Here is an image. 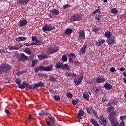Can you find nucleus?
I'll list each match as a JSON object with an SVG mask.
<instances>
[{
	"mask_svg": "<svg viewBox=\"0 0 126 126\" xmlns=\"http://www.w3.org/2000/svg\"><path fill=\"white\" fill-rule=\"evenodd\" d=\"M11 66L6 63H2L0 65V74H4V73H7V71H9Z\"/></svg>",
	"mask_w": 126,
	"mask_h": 126,
	"instance_id": "nucleus-1",
	"label": "nucleus"
},
{
	"mask_svg": "<svg viewBox=\"0 0 126 126\" xmlns=\"http://www.w3.org/2000/svg\"><path fill=\"white\" fill-rule=\"evenodd\" d=\"M69 20L70 21H80V20H82V16L79 14H75L70 18Z\"/></svg>",
	"mask_w": 126,
	"mask_h": 126,
	"instance_id": "nucleus-2",
	"label": "nucleus"
},
{
	"mask_svg": "<svg viewBox=\"0 0 126 126\" xmlns=\"http://www.w3.org/2000/svg\"><path fill=\"white\" fill-rule=\"evenodd\" d=\"M78 40L80 42H82V41L85 40V32H84V31H81L79 32Z\"/></svg>",
	"mask_w": 126,
	"mask_h": 126,
	"instance_id": "nucleus-3",
	"label": "nucleus"
},
{
	"mask_svg": "<svg viewBox=\"0 0 126 126\" xmlns=\"http://www.w3.org/2000/svg\"><path fill=\"white\" fill-rule=\"evenodd\" d=\"M53 30H54V28H53L51 25L47 24L42 27V31L43 32H46L47 31L48 32H50V31H52Z\"/></svg>",
	"mask_w": 126,
	"mask_h": 126,
	"instance_id": "nucleus-4",
	"label": "nucleus"
},
{
	"mask_svg": "<svg viewBox=\"0 0 126 126\" xmlns=\"http://www.w3.org/2000/svg\"><path fill=\"white\" fill-rule=\"evenodd\" d=\"M99 120L100 121H99V123L100 125H102V126H106L108 125V120H107L106 118L103 117V116H100Z\"/></svg>",
	"mask_w": 126,
	"mask_h": 126,
	"instance_id": "nucleus-5",
	"label": "nucleus"
},
{
	"mask_svg": "<svg viewBox=\"0 0 126 126\" xmlns=\"http://www.w3.org/2000/svg\"><path fill=\"white\" fill-rule=\"evenodd\" d=\"M38 87H44V83L42 82H39L37 84H33V90L38 89Z\"/></svg>",
	"mask_w": 126,
	"mask_h": 126,
	"instance_id": "nucleus-6",
	"label": "nucleus"
},
{
	"mask_svg": "<svg viewBox=\"0 0 126 126\" xmlns=\"http://www.w3.org/2000/svg\"><path fill=\"white\" fill-rule=\"evenodd\" d=\"M107 41L109 45H114V44H115V42H116V38L115 36L109 37L107 38Z\"/></svg>",
	"mask_w": 126,
	"mask_h": 126,
	"instance_id": "nucleus-7",
	"label": "nucleus"
},
{
	"mask_svg": "<svg viewBox=\"0 0 126 126\" xmlns=\"http://www.w3.org/2000/svg\"><path fill=\"white\" fill-rule=\"evenodd\" d=\"M59 50V48L58 47H51L48 49V51L50 54H55L56 52H57Z\"/></svg>",
	"mask_w": 126,
	"mask_h": 126,
	"instance_id": "nucleus-8",
	"label": "nucleus"
},
{
	"mask_svg": "<svg viewBox=\"0 0 126 126\" xmlns=\"http://www.w3.org/2000/svg\"><path fill=\"white\" fill-rule=\"evenodd\" d=\"M43 71H52L53 70L52 68L53 66L52 64H51L46 67L43 66Z\"/></svg>",
	"mask_w": 126,
	"mask_h": 126,
	"instance_id": "nucleus-9",
	"label": "nucleus"
},
{
	"mask_svg": "<svg viewBox=\"0 0 126 126\" xmlns=\"http://www.w3.org/2000/svg\"><path fill=\"white\" fill-rule=\"evenodd\" d=\"M27 20L24 19L21 20L19 22V26L20 27H23V26H26L27 25Z\"/></svg>",
	"mask_w": 126,
	"mask_h": 126,
	"instance_id": "nucleus-10",
	"label": "nucleus"
},
{
	"mask_svg": "<svg viewBox=\"0 0 126 126\" xmlns=\"http://www.w3.org/2000/svg\"><path fill=\"white\" fill-rule=\"evenodd\" d=\"M29 0H18L17 2L22 5H26L29 2Z\"/></svg>",
	"mask_w": 126,
	"mask_h": 126,
	"instance_id": "nucleus-11",
	"label": "nucleus"
},
{
	"mask_svg": "<svg viewBox=\"0 0 126 126\" xmlns=\"http://www.w3.org/2000/svg\"><path fill=\"white\" fill-rule=\"evenodd\" d=\"M32 42H33V43H35V44H37V46H40V45L42 44V42H41V41H39L37 40L35 36L32 37Z\"/></svg>",
	"mask_w": 126,
	"mask_h": 126,
	"instance_id": "nucleus-12",
	"label": "nucleus"
},
{
	"mask_svg": "<svg viewBox=\"0 0 126 126\" xmlns=\"http://www.w3.org/2000/svg\"><path fill=\"white\" fill-rule=\"evenodd\" d=\"M16 42H24L25 40H27V38L24 36H19L15 38Z\"/></svg>",
	"mask_w": 126,
	"mask_h": 126,
	"instance_id": "nucleus-13",
	"label": "nucleus"
},
{
	"mask_svg": "<svg viewBox=\"0 0 126 126\" xmlns=\"http://www.w3.org/2000/svg\"><path fill=\"white\" fill-rule=\"evenodd\" d=\"M87 48V45H84L80 49V53L81 55H85V52H86V49Z\"/></svg>",
	"mask_w": 126,
	"mask_h": 126,
	"instance_id": "nucleus-14",
	"label": "nucleus"
},
{
	"mask_svg": "<svg viewBox=\"0 0 126 126\" xmlns=\"http://www.w3.org/2000/svg\"><path fill=\"white\" fill-rule=\"evenodd\" d=\"M24 84L25 85V88H28V89H30V90H33V84L30 86L28 83L26 82H24Z\"/></svg>",
	"mask_w": 126,
	"mask_h": 126,
	"instance_id": "nucleus-15",
	"label": "nucleus"
},
{
	"mask_svg": "<svg viewBox=\"0 0 126 126\" xmlns=\"http://www.w3.org/2000/svg\"><path fill=\"white\" fill-rule=\"evenodd\" d=\"M37 57L38 59L41 61L45 60V59H48L49 58V57H48V56H47L46 54H41L39 55H37Z\"/></svg>",
	"mask_w": 126,
	"mask_h": 126,
	"instance_id": "nucleus-16",
	"label": "nucleus"
},
{
	"mask_svg": "<svg viewBox=\"0 0 126 126\" xmlns=\"http://www.w3.org/2000/svg\"><path fill=\"white\" fill-rule=\"evenodd\" d=\"M50 12H51L52 14H54V15H59V13H60L59 10L54 8L50 10Z\"/></svg>",
	"mask_w": 126,
	"mask_h": 126,
	"instance_id": "nucleus-17",
	"label": "nucleus"
},
{
	"mask_svg": "<svg viewBox=\"0 0 126 126\" xmlns=\"http://www.w3.org/2000/svg\"><path fill=\"white\" fill-rule=\"evenodd\" d=\"M8 48L10 51H12V50H19V49H21V46H9Z\"/></svg>",
	"mask_w": 126,
	"mask_h": 126,
	"instance_id": "nucleus-18",
	"label": "nucleus"
},
{
	"mask_svg": "<svg viewBox=\"0 0 126 126\" xmlns=\"http://www.w3.org/2000/svg\"><path fill=\"white\" fill-rule=\"evenodd\" d=\"M82 79H83V76L81 77L79 79H74V82L77 84V85H79V84L81 83Z\"/></svg>",
	"mask_w": 126,
	"mask_h": 126,
	"instance_id": "nucleus-19",
	"label": "nucleus"
},
{
	"mask_svg": "<svg viewBox=\"0 0 126 126\" xmlns=\"http://www.w3.org/2000/svg\"><path fill=\"white\" fill-rule=\"evenodd\" d=\"M43 65L37 66L35 67L34 69V72H35V73H37V72H38V71H39V70H43Z\"/></svg>",
	"mask_w": 126,
	"mask_h": 126,
	"instance_id": "nucleus-20",
	"label": "nucleus"
},
{
	"mask_svg": "<svg viewBox=\"0 0 126 126\" xmlns=\"http://www.w3.org/2000/svg\"><path fill=\"white\" fill-rule=\"evenodd\" d=\"M20 59L21 61H27L28 60V57L26 56L24 54L22 53L20 54Z\"/></svg>",
	"mask_w": 126,
	"mask_h": 126,
	"instance_id": "nucleus-21",
	"label": "nucleus"
},
{
	"mask_svg": "<svg viewBox=\"0 0 126 126\" xmlns=\"http://www.w3.org/2000/svg\"><path fill=\"white\" fill-rule=\"evenodd\" d=\"M106 79L105 78H102L101 77H98L96 79V82L97 83H103V82H105Z\"/></svg>",
	"mask_w": 126,
	"mask_h": 126,
	"instance_id": "nucleus-22",
	"label": "nucleus"
},
{
	"mask_svg": "<svg viewBox=\"0 0 126 126\" xmlns=\"http://www.w3.org/2000/svg\"><path fill=\"white\" fill-rule=\"evenodd\" d=\"M101 88H102V86L98 85L96 87H95L93 90L94 91V92H99L101 90Z\"/></svg>",
	"mask_w": 126,
	"mask_h": 126,
	"instance_id": "nucleus-23",
	"label": "nucleus"
},
{
	"mask_svg": "<svg viewBox=\"0 0 126 126\" xmlns=\"http://www.w3.org/2000/svg\"><path fill=\"white\" fill-rule=\"evenodd\" d=\"M104 88L107 90H111L112 89V85L110 84L109 83H105L104 86Z\"/></svg>",
	"mask_w": 126,
	"mask_h": 126,
	"instance_id": "nucleus-24",
	"label": "nucleus"
},
{
	"mask_svg": "<svg viewBox=\"0 0 126 126\" xmlns=\"http://www.w3.org/2000/svg\"><path fill=\"white\" fill-rule=\"evenodd\" d=\"M105 36L106 38H107V39L111 38L112 37V32L109 31H107L105 32Z\"/></svg>",
	"mask_w": 126,
	"mask_h": 126,
	"instance_id": "nucleus-25",
	"label": "nucleus"
},
{
	"mask_svg": "<svg viewBox=\"0 0 126 126\" xmlns=\"http://www.w3.org/2000/svg\"><path fill=\"white\" fill-rule=\"evenodd\" d=\"M84 115V111L83 110H80L79 113L77 114L78 118L79 119H81V116Z\"/></svg>",
	"mask_w": 126,
	"mask_h": 126,
	"instance_id": "nucleus-26",
	"label": "nucleus"
},
{
	"mask_svg": "<svg viewBox=\"0 0 126 126\" xmlns=\"http://www.w3.org/2000/svg\"><path fill=\"white\" fill-rule=\"evenodd\" d=\"M105 43V40L102 39L98 42H97L95 44L96 46L97 47H100L101 46V45H103Z\"/></svg>",
	"mask_w": 126,
	"mask_h": 126,
	"instance_id": "nucleus-27",
	"label": "nucleus"
},
{
	"mask_svg": "<svg viewBox=\"0 0 126 126\" xmlns=\"http://www.w3.org/2000/svg\"><path fill=\"white\" fill-rule=\"evenodd\" d=\"M114 110H115V108H114V107H110L107 109V112L108 113H110V114L112 113H115L114 112H113Z\"/></svg>",
	"mask_w": 126,
	"mask_h": 126,
	"instance_id": "nucleus-28",
	"label": "nucleus"
},
{
	"mask_svg": "<svg viewBox=\"0 0 126 126\" xmlns=\"http://www.w3.org/2000/svg\"><path fill=\"white\" fill-rule=\"evenodd\" d=\"M83 96L84 99H86L87 101H89V94L87 93H85L83 94Z\"/></svg>",
	"mask_w": 126,
	"mask_h": 126,
	"instance_id": "nucleus-29",
	"label": "nucleus"
},
{
	"mask_svg": "<svg viewBox=\"0 0 126 126\" xmlns=\"http://www.w3.org/2000/svg\"><path fill=\"white\" fill-rule=\"evenodd\" d=\"M87 111L88 114H90V115H91V114H94V110L92 109V108L91 107H89L87 108Z\"/></svg>",
	"mask_w": 126,
	"mask_h": 126,
	"instance_id": "nucleus-30",
	"label": "nucleus"
},
{
	"mask_svg": "<svg viewBox=\"0 0 126 126\" xmlns=\"http://www.w3.org/2000/svg\"><path fill=\"white\" fill-rule=\"evenodd\" d=\"M62 69H68V65L67 64H63L62 63V66L61 67Z\"/></svg>",
	"mask_w": 126,
	"mask_h": 126,
	"instance_id": "nucleus-31",
	"label": "nucleus"
},
{
	"mask_svg": "<svg viewBox=\"0 0 126 126\" xmlns=\"http://www.w3.org/2000/svg\"><path fill=\"white\" fill-rule=\"evenodd\" d=\"M65 33L67 35H70V34L72 33V30L70 29H67L65 31Z\"/></svg>",
	"mask_w": 126,
	"mask_h": 126,
	"instance_id": "nucleus-32",
	"label": "nucleus"
},
{
	"mask_svg": "<svg viewBox=\"0 0 126 126\" xmlns=\"http://www.w3.org/2000/svg\"><path fill=\"white\" fill-rule=\"evenodd\" d=\"M63 64V63H61L60 62H58V63H57L56 64V68H62V66Z\"/></svg>",
	"mask_w": 126,
	"mask_h": 126,
	"instance_id": "nucleus-33",
	"label": "nucleus"
},
{
	"mask_svg": "<svg viewBox=\"0 0 126 126\" xmlns=\"http://www.w3.org/2000/svg\"><path fill=\"white\" fill-rule=\"evenodd\" d=\"M91 122H92V124H93V125H94V126H99V124H98L97 121H96L95 120L92 119Z\"/></svg>",
	"mask_w": 126,
	"mask_h": 126,
	"instance_id": "nucleus-34",
	"label": "nucleus"
},
{
	"mask_svg": "<svg viewBox=\"0 0 126 126\" xmlns=\"http://www.w3.org/2000/svg\"><path fill=\"white\" fill-rule=\"evenodd\" d=\"M48 118L50 120L51 122H52V123H55L56 119H55V118L52 116L51 114H50V116H48Z\"/></svg>",
	"mask_w": 126,
	"mask_h": 126,
	"instance_id": "nucleus-35",
	"label": "nucleus"
},
{
	"mask_svg": "<svg viewBox=\"0 0 126 126\" xmlns=\"http://www.w3.org/2000/svg\"><path fill=\"white\" fill-rule=\"evenodd\" d=\"M62 62H66L67 61V57L66 55H63L62 58Z\"/></svg>",
	"mask_w": 126,
	"mask_h": 126,
	"instance_id": "nucleus-36",
	"label": "nucleus"
},
{
	"mask_svg": "<svg viewBox=\"0 0 126 126\" xmlns=\"http://www.w3.org/2000/svg\"><path fill=\"white\" fill-rule=\"evenodd\" d=\"M25 53L28 54V55H31L32 54V51H31V49H29V48L26 49L25 50Z\"/></svg>",
	"mask_w": 126,
	"mask_h": 126,
	"instance_id": "nucleus-37",
	"label": "nucleus"
},
{
	"mask_svg": "<svg viewBox=\"0 0 126 126\" xmlns=\"http://www.w3.org/2000/svg\"><path fill=\"white\" fill-rule=\"evenodd\" d=\"M38 60H33L32 61V67H34L36 64V63H38Z\"/></svg>",
	"mask_w": 126,
	"mask_h": 126,
	"instance_id": "nucleus-38",
	"label": "nucleus"
},
{
	"mask_svg": "<svg viewBox=\"0 0 126 126\" xmlns=\"http://www.w3.org/2000/svg\"><path fill=\"white\" fill-rule=\"evenodd\" d=\"M25 72H26V71H19L16 73V75L19 76V75H21V74H23L24 73H25Z\"/></svg>",
	"mask_w": 126,
	"mask_h": 126,
	"instance_id": "nucleus-39",
	"label": "nucleus"
},
{
	"mask_svg": "<svg viewBox=\"0 0 126 126\" xmlns=\"http://www.w3.org/2000/svg\"><path fill=\"white\" fill-rule=\"evenodd\" d=\"M111 12L113 13V14H117V13H118V10L116 9L115 8L112 9Z\"/></svg>",
	"mask_w": 126,
	"mask_h": 126,
	"instance_id": "nucleus-40",
	"label": "nucleus"
},
{
	"mask_svg": "<svg viewBox=\"0 0 126 126\" xmlns=\"http://www.w3.org/2000/svg\"><path fill=\"white\" fill-rule=\"evenodd\" d=\"M19 88H20V89H24L25 88V85H24V82L22 84H19V86H18Z\"/></svg>",
	"mask_w": 126,
	"mask_h": 126,
	"instance_id": "nucleus-41",
	"label": "nucleus"
},
{
	"mask_svg": "<svg viewBox=\"0 0 126 126\" xmlns=\"http://www.w3.org/2000/svg\"><path fill=\"white\" fill-rule=\"evenodd\" d=\"M54 98L56 101H60V100H61V97H60V96L57 95H54Z\"/></svg>",
	"mask_w": 126,
	"mask_h": 126,
	"instance_id": "nucleus-42",
	"label": "nucleus"
},
{
	"mask_svg": "<svg viewBox=\"0 0 126 126\" xmlns=\"http://www.w3.org/2000/svg\"><path fill=\"white\" fill-rule=\"evenodd\" d=\"M78 102H79L78 99H76L73 100L72 101V103L73 104V105H76V104H77Z\"/></svg>",
	"mask_w": 126,
	"mask_h": 126,
	"instance_id": "nucleus-43",
	"label": "nucleus"
},
{
	"mask_svg": "<svg viewBox=\"0 0 126 126\" xmlns=\"http://www.w3.org/2000/svg\"><path fill=\"white\" fill-rule=\"evenodd\" d=\"M15 82H16V84H18V85H19V84H20V83H21V79H20V78L16 79L15 80Z\"/></svg>",
	"mask_w": 126,
	"mask_h": 126,
	"instance_id": "nucleus-44",
	"label": "nucleus"
},
{
	"mask_svg": "<svg viewBox=\"0 0 126 126\" xmlns=\"http://www.w3.org/2000/svg\"><path fill=\"white\" fill-rule=\"evenodd\" d=\"M43 115H49V113H47L46 112H44V111L42 110L39 113V116H43Z\"/></svg>",
	"mask_w": 126,
	"mask_h": 126,
	"instance_id": "nucleus-45",
	"label": "nucleus"
},
{
	"mask_svg": "<svg viewBox=\"0 0 126 126\" xmlns=\"http://www.w3.org/2000/svg\"><path fill=\"white\" fill-rule=\"evenodd\" d=\"M68 57L69 58V57H72V58H73V59H75V58L76 57V56H75V54H74V53H71V54H70L68 56Z\"/></svg>",
	"mask_w": 126,
	"mask_h": 126,
	"instance_id": "nucleus-46",
	"label": "nucleus"
},
{
	"mask_svg": "<svg viewBox=\"0 0 126 126\" xmlns=\"http://www.w3.org/2000/svg\"><path fill=\"white\" fill-rule=\"evenodd\" d=\"M66 96L68 98H72V94L70 93H67Z\"/></svg>",
	"mask_w": 126,
	"mask_h": 126,
	"instance_id": "nucleus-47",
	"label": "nucleus"
},
{
	"mask_svg": "<svg viewBox=\"0 0 126 126\" xmlns=\"http://www.w3.org/2000/svg\"><path fill=\"white\" fill-rule=\"evenodd\" d=\"M49 80L50 81H52L53 82H55L56 81V79L54 77H50Z\"/></svg>",
	"mask_w": 126,
	"mask_h": 126,
	"instance_id": "nucleus-48",
	"label": "nucleus"
},
{
	"mask_svg": "<svg viewBox=\"0 0 126 126\" xmlns=\"http://www.w3.org/2000/svg\"><path fill=\"white\" fill-rule=\"evenodd\" d=\"M71 6L69 4H65L63 5V8H64V9H65V8H68V7H70Z\"/></svg>",
	"mask_w": 126,
	"mask_h": 126,
	"instance_id": "nucleus-49",
	"label": "nucleus"
},
{
	"mask_svg": "<svg viewBox=\"0 0 126 126\" xmlns=\"http://www.w3.org/2000/svg\"><path fill=\"white\" fill-rule=\"evenodd\" d=\"M74 63L77 66H79V65H80V63L78 61H75Z\"/></svg>",
	"mask_w": 126,
	"mask_h": 126,
	"instance_id": "nucleus-50",
	"label": "nucleus"
},
{
	"mask_svg": "<svg viewBox=\"0 0 126 126\" xmlns=\"http://www.w3.org/2000/svg\"><path fill=\"white\" fill-rule=\"evenodd\" d=\"M69 76H71L72 77H76V74L74 73H69Z\"/></svg>",
	"mask_w": 126,
	"mask_h": 126,
	"instance_id": "nucleus-51",
	"label": "nucleus"
},
{
	"mask_svg": "<svg viewBox=\"0 0 126 126\" xmlns=\"http://www.w3.org/2000/svg\"><path fill=\"white\" fill-rule=\"evenodd\" d=\"M126 116L120 117V119L121 120V121H124V120H126Z\"/></svg>",
	"mask_w": 126,
	"mask_h": 126,
	"instance_id": "nucleus-52",
	"label": "nucleus"
},
{
	"mask_svg": "<svg viewBox=\"0 0 126 126\" xmlns=\"http://www.w3.org/2000/svg\"><path fill=\"white\" fill-rule=\"evenodd\" d=\"M99 11H100V9H96V10H95L93 12V13L94 14H96V13H97V12H99Z\"/></svg>",
	"mask_w": 126,
	"mask_h": 126,
	"instance_id": "nucleus-53",
	"label": "nucleus"
},
{
	"mask_svg": "<svg viewBox=\"0 0 126 126\" xmlns=\"http://www.w3.org/2000/svg\"><path fill=\"white\" fill-rule=\"evenodd\" d=\"M115 67H111L110 68V71L111 72H115Z\"/></svg>",
	"mask_w": 126,
	"mask_h": 126,
	"instance_id": "nucleus-54",
	"label": "nucleus"
},
{
	"mask_svg": "<svg viewBox=\"0 0 126 126\" xmlns=\"http://www.w3.org/2000/svg\"><path fill=\"white\" fill-rule=\"evenodd\" d=\"M5 113L6 114V115H8L10 114L9 111H8V110H7V109L5 110Z\"/></svg>",
	"mask_w": 126,
	"mask_h": 126,
	"instance_id": "nucleus-55",
	"label": "nucleus"
},
{
	"mask_svg": "<svg viewBox=\"0 0 126 126\" xmlns=\"http://www.w3.org/2000/svg\"><path fill=\"white\" fill-rule=\"evenodd\" d=\"M69 62L71 63H73V60H72V58H69Z\"/></svg>",
	"mask_w": 126,
	"mask_h": 126,
	"instance_id": "nucleus-56",
	"label": "nucleus"
},
{
	"mask_svg": "<svg viewBox=\"0 0 126 126\" xmlns=\"http://www.w3.org/2000/svg\"><path fill=\"white\" fill-rule=\"evenodd\" d=\"M98 30H99L98 28H94L93 29V31H94V32H96V31H98Z\"/></svg>",
	"mask_w": 126,
	"mask_h": 126,
	"instance_id": "nucleus-57",
	"label": "nucleus"
},
{
	"mask_svg": "<svg viewBox=\"0 0 126 126\" xmlns=\"http://www.w3.org/2000/svg\"><path fill=\"white\" fill-rule=\"evenodd\" d=\"M50 92H51L53 94H55L56 93V92L54 91L52 89H50L49 90Z\"/></svg>",
	"mask_w": 126,
	"mask_h": 126,
	"instance_id": "nucleus-58",
	"label": "nucleus"
},
{
	"mask_svg": "<svg viewBox=\"0 0 126 126\" xmlns=\"http://www.w3.org/2000/svg\"><path fill=\"white\" fill-rule=\"evenodd\" d=\"M125 69H126L125 68V67H121V68L120 69V70L121 71H125Z\"/></svg>",
	"mask_w": 126,
	"mask_h": 126,
	"instance_id": "nucleus-59",
	"label": "nucleus"
},
{
	"mask_svg": "<svg viewBox=\"0 0 126 126\" xmlns=\"http://www.w3.org/2000/svg\"><path fill=\"white\" fill-rule=\"evenodd\" d=\"M24 46H27L28 47H29L30 46V44L27 43H24Z\"/></svg>",
	"mask_w": 126,
	"mask_h": 126,
	"instance_id": "nucleus-60",
	"label": "nucleus"
},
{
	"mask_svg": "<svg viewBox=\"0 0 126 126\" xmlns=\"http://www.w3.org/2000/svg\"><path fill=\"white\" fill-rule=\"evenodd\" d=\"M30 46H32L33 45H37V43H34V42H32V43L30 44Z\"/></svg>",
	"mask_w": 126,
	"mask_h": 126,
	"instance_id": "nucleus-61",
	"label": "nucleus"
},
{
	"mask_svg": "<svg viewBox=\"0 0 126 126\" xmlns=\"http://www.w3.org/2000/svg\"><path fill=\"white\" fill-rule=\"evenodd\" d=\"M123 75L125 77H126V71L123 72Z\"/></svg>",
	"mask_w": 126,
	"mask_h": 126,
	"instance_id": "nucleus-62",
	"label": "nucleus"
},
{
	"mask_svg": "<svg viewBox=\"0 0 126 126\" xmlns=\"http://www.w3.org/2000/svg\"><path fill=\"white\" fill-rule=\"evenodd\" d=\"M32 119V117L31 116V115H29V118H28V120H31Z\"/></svg>",
	"mask_w": 126,
	"mask_h": 126,
	"instance_id": "nucleus-63",
	"label": "nucleus"
},
{
	"mask_svg": "<svg viewBox=\"0 0 126 126\" xmlns=\"http://www.w3.org/2000/svg\"><path fill=\"white\" fill-rule=\"evenodd\" d=\"M95 19L96 20H100V18L98 17H96L95 18Z\"/></svg>",
	"mask_w": 126,
	"mask_h": 126,
	"instance_id": "nucleus-64",
	"label": "nucleus"
}]
</instances>
